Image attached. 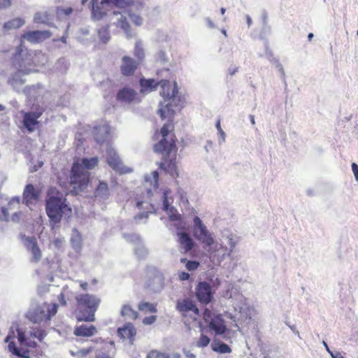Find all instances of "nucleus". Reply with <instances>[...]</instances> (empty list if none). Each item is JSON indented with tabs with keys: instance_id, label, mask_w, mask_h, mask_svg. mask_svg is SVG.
I'll list each match as a JSON object with an SVG mask.
<instances>
[{
	"instance_id": "bb28decb",
	"label": "nucleus",
	"mask_w": 358,
	"mask_h": 358,
	"mask_svg": "<svg viewBox=\"0 0 358 358\" xmlns=\"http://www.w3.org/2000/svg\"><path fill=\"white\" fill-rule=\"evenodd\" d=\"M94 138L97 143H101L109 134L108 127L103 126L94 128Z\"/></svg>"
},
{
	"instance_id": "052dcab7",
	"label": "nucleus",
	"mask_w": 358,
	"mask_h": 358,
	"mask_svg": "<svg viewBox=\"0 0 358 358\" xmlns=\"http://www.w3.org/2000/svg\"><path fill=\"white\" fill-rule=\"evenodd\" d=\"M225 11H226V9L224 8H221L220 12H221L222 15H224Z\"/></svg>"
},
{
	"instance_id": "69168bd1",
	"label": "nucleus",
	"mask_w": 358,
	"mask_h": 358,
	"mask_svg": "<svg viewBox=\"0 0 358 358\" xmlns=\"http://www.w3.org/2000/svg\"><path fill=\"white\" fill-rule=\"evenodd\" d=\"M14 200H15L17 203H20V199L19 198H16V199H12V201H14Z\"/></svg>"
},
{
	"instance_id": "c85d7f7f",
	"label": "nucleus",
	"mask_w": 358,
	"mask_h": 358,
	"mask_svg": "<svg viewBox=\"0 0 358 358\" xmlns=\"http://www.w3.org/2000/svg\"><path fill=\"white\" fill-rule=\"evenodd\" d=\"M121 314L124 317H127L130 319H136L138 317V313L136 311L134 310L129 306L124 305L122 308Z\"/></svg>"
},
{
	"instance_id": "393cba45",
	"label": "nucleus",
	"mask_w": 358,
	"mask_h": 358,
	"mask_svg": "<svg viewBox=\"0 0 358 358\" xmlns=\"http://www.w3.org/2000/svg\"><path fill=\"white\" fill-rule=\"evenodd\" d=\"M94 194L96 197H100L104 199H108L110 195V190L108 184L105 182L100 181L95 189Z\"/></svg>"
},
{
	"instance_id": "6ab92c4d",
	"label": "nucleus",
	"mask_w": 358,
	"mask_h": 358,
	"mask_svg": "<svg viewBox=\"0 0 358 358\" xmlns=\"http://www.w3.org/2000/svg\"><path fill=\"white\" fill-rule=\"evenodd\" d=\"M119 336L123 339H129L131 344L134 343L136 335V329L131 322L126 323L117 329Z\"/></svg>"
},
{
	"instance_id": "79ce46f5",
	"label": "nucleus",
	"mask_w": 358,
	"mask_h": 358,
	"mask_svg": "<svg viewBox=\"0 0 358 358\" xmlns=\"http://www.w3.org/2000/svg\"><path fill=\"white\" fill-rule=\"evenodd\" d=\"M178 277L180 280L184 281L188 280L190 275L185 271H181L178 273Z\"/></svg>"
},
{
	"instance_id": "8fccbe9b",
	"label": "nucleus",
	"mask_w": 358,
	"mask_h": 358,
	"mask_svg": "<svg viewBox=\"0 0 358 358\" xmlns=\"http://www.w3.org/2000/svg\"><path fill=\"white\" fill-rule=\"evenodd\" d=\"M163 205H164V210H168L169 208L171 207V206L169 203V201H168V199H167L166 196H164Z\"/></svg>"
},
{
	"instance_id": "7c9ffc66",
	"label": "nucleus",
	"mask_w": 358,
	"mask_h": 358,
	"mask_svg": "<svg viewBox=\"0 0 358 358\" xmlns=\"http://www.w3.org/2000/svg\"><path fill=\"white\" fill-rule=\"evenodd\" d=\"M117 26H119L121 29L124 30L125 34L128 36H131V29H130V25L129 22L127 20V18L125 17H121L117 22Z\"/></svg>"
},
{
	"instance_id": "4468645a",
	"label": "nucleus",
	"mask_w": 358,
	"mask_h": 358,
	"mask_svg": "<svg viewBox=\"0 0 358 358\" xmlns=\"http://www.w3.org/2000/svg\"><path fill=\"white\" fill-rule=\"evenodd\" d=\"M46 312L47 313H45L44 310H42L40 308L36 309L34 312V316L36 317L34 319V322L38 323L43 321H50L57 312V305L56 303L48 305L46 309Z\"/></svg>"
},
{
	"instance_id": "f03ea898",
	"label": "nucleus",
	"mask_w": 358,
	"mask_h": 358,
	"mask_svg": "<svg viewBox=\"0 0 358 358\" xmlns=\"http://www.w3.org/2000/svg\"><path fill=\"white\" fill-rule=\"evenodd\" d=\"M45 212L51 227L54 228L61 222L63 217H71L72 208L66 196L56 187H51L46 192Z\"/></svg>"
},
{
	"instance_id": "09e8293b",
	"label": "nucleus",
	"mask_w": 358,
	"mask_h": 358,
	"mask_svg": "<svg viewBox=\"0 0 358 358\" xmlns=\"http://www.w3.org/2000/svg\"><path fill=\"white\" fill-rule=\"evenodd\" d=\"M352 170L353 171L356 180L358 181V165L355 163H352Z\"/></svg>"
},
{
	"instance_id": "b1692460",
	"label": "nucleus",
	"mask_w": 358,
	"mask_h": 358,
	"mask_svg": "<svg viewBox=\"0 0 358 358\" xmlns=\"http://www.w3.org/2000/svg\"><path fill=\"white\" fill-rule=\"evenodd\" d=\"M8 350L13 355L22 357V358H29L30 357V350L28 349L19 348L16 346L14 342H10L8 343Z\"/></svg>"
},
{
	"instance_id": "e2e57ef3",
	"label": "nucleus",
	"mask_w": 358,
	"mask_h": 358,
	"mask_svg": "<svg viewBox=\"0 0 358 358\" xmlns=\"http://www.w3.org/2000/svg\"><path fill=\"white\" fill-rule=\"evenodd\" d=\"M1 211H2V213H3L4 215H6V209L5 208H1Z\"/></svg>"
},
{
	"instance_id": "3c124183",
	"label": "nucleus",
	"mask_w": 358,
	"mask_h": 358,
	"mask_svg": "<svg viewBox=\"0 0 358 358\" xmlns=\"http://www.w3.org/2000/svg\"><path fill=\"white\" fill-rule=\"evenodd\" d=\"M332 358H344V357L339 352H336L334 353L330 352Z\"/></svg>"
},
{
	"instance_id": "2eb2a0df",
	"label": "nucleus",
	"mask_w": 358,
	"mask_h": 358,
	"mask_svg": "<svg viewBox=\"0 0 358 358\" xmlns=\"http://www.w3.org/2000/svg\"><path fill=\"white\" fill-rule=\"evenodd\" d=\"M35 62L36 56H34L30 53H27L22 57L20 60H17L14 65L16 66L18 71L23 74H28L32 71V69L30 67L36 66Z\"/></svg>"
},
{
	"instance_id": "c756f323",
	"label": "nucleus",
	"mask_w": 358,
	"mask_h": 358,
	"mask_svg": "<svg viewBox=\"0 0 358 358\" xmlns=\"http://www.w3.org/2000/svg\"><path fill=\"white\" fill-rule=\"evenodd\" d=\"M180 262L185 264V268L189 271H196L200 266V263L197 261L187 260L186 258H182Z\"/></svg>"
},
{
	"instance_id": "f257e3e1",
	"label": "nucleus",
	"mask_w": 358,
	"mask_h": 358,
	"mask_svg": "<svg viewBox=\"0 0 358 358\" xmlns=\"http://www.w3.org/2000/svg\"><path fill=\"white\" fill-rule=\"evenodd\" d=\"M160 105L158 113L162 120L168 119V122L154 133L152 139L155 143L153 150L162 156V161L158 164L159 169L176 179L179 176V171L177 164L178 139L173 123L175 111L171 103L163 106L161 103Z\"/></svg>"
},
{
	"instance_id": "bf43d9fd",
	"label": "nucleus",
	"mask_w": 358,
	"mask_h": 358,
	"mask_svg": "<svg viewBox=\"0 0 358 358\" xmlns=\"http://www.w3.org/2000/svg\"><path fill=\"white\" fill-rule=\"evenodd\" d=\"M313 37V33H310L308 35V39L309 41H310L312 40Z\"/></svg>"
},
{
	"instance_id": "72a5a7b5",
	"label": "nucleus",
	"mask_w": 358,
	"mask_h": 358,
	"mask_svg": "<svg viewBox=\"0 0 358 358\" xmlns=\"http://www.w3.org/2000/svg\"><path fill=\"white\" fill-rule=\"evenodd\" d=\"M134 55L137 58L136 61L139 62L141 64L144 57V52H143V49L141 47V44L140 42H137L136 43L135 48H134Z\"/></svg>"
},
{
	"instance_id": "423d86ee",
	"label": "nucleus",
	"mask_w": 358,
	"mask_h": 358,
	"mask_svg": "<svg viewBox=\"0 0 358 358\" xmlns=\"http://www.w3.org/2000/svg\"><path fill=\"white\" fill-rule=\"evenodd\" d=\"M203 319L208 324L210 331L215 336L223 335L227 331V327L222 315L215 314L210 309L205 308L203 313Z\"/></svg>"
},
{
	"instance_id": "de8ad7c7",
	"label": "nucleus",
	"mask_w": 358,
	"mask_h": 358,
	"mask_svg": "<svg viewBox=\"0 0 358 358\" xmlns=\"http://www.w3.org/2000/svg\"><path fill=\"white\" fill-rule=\"evenodd\" d=\"M58 301L60 305L65 306L66 305V301L65 299V296L63 293H61L58 296Z\"/></svg>"
},
{
	"instance_id": "7ed1b4c3",
	"label": "nucleus",
	"mask_w": 358,
	"mask_h": 358,
	"mask_svg": "<svg viewBox=\"0 0 358 358\" xmlns=\"http://www.w3.org/2000/svg\"><path fill=\"white\" fill-rule=\"evenodd\" d=\"M81 164L73 163L71 170L69 183L72 186L71 192L78 194L87 187L90 181V173L85 170L92 169L98 165V157L83 158Z\"/></svg>"
},
{
	"instance_id": "a19ab883",
	"label": "nucleus",
	"mask_w": 358,
	"mask_h": 358,
	"mask_svg": "<svg viewBox=\"0 0 358 358\" xmlns=\"http://www.w3.org/2000/svg\"><path fill=\"white\" fill-rule=\"evenodd\" d=\"M131 20L133 23L138 26L142 24V18L138 15H131Z\"/></svg>"
},
{
	"instance_id": "ea45409f",
	"label": "nucleus",
	"mask_w": 358,
	"mask_h": 358,
	"mask_svg": "<svg viewBox=\"0 0 358 358\" xmlns=\"http://www.w3.org/2000/svg\"><path fill=\"white\" fill-rule=\"evenodd\" d=\"M156 319H157V317L155 315L145 317L143 320V323L144 324H152L156 321Z\"/></svg>"
},
{
	"instance_id": "a878e982",
	"label": "nucleus",
	"mask_w": 358,
	"mask_h": 358,
	"mask_svg": "<svg viewBox=\"0 0 358 358\" xmlns=\"http://www.w3.org/2000/svg\"><path fill=\"white\" fill-rule=\"evenodd\" d=\"M24 23L25 22L24 19L21 17H15L5 22L3 25V29L4 31L17 29L22 27Z\"/></svg>"
},
{
	"instance_id": "ddd939ff",
	"label": "nucleus",
	"mask_w": 358,
	"mask_h": 358,
	"mask_svg": "<svg viewBox=\"0 0 358 358\" xmlns=\"http://www.w3.org/2000/svg\"><path fill=\"white\" fill-rule=\"evenodd\" d=\"M140 64V62L136 59L128 56H124L120 66L121 73L124 76H131L135 73Z\"/></svg>"
},
{
	"instance_id": "5fc2aeb1",
	"label": "nucleus",
	"mask_w": 358,
	"mask_h": 358,
	"mask_svg": "<svg viewBox=\"0 0 358 358\" xmlns=\"http://www.w3.org/2000/svg\"><path fill=\"white\" fill-rule=\"evenodd\" d=\"M73 9L71 8H67L66 9H63L62 11L65 15H69L72 13Z\"/></svg>"
},
{
	"instance_id": "4c0bfd02",
	"label": "nucleus",
	"mask_w": 358,
	"mask_h": 358,
	"mask_svg": "<svg viewBox=\"0 0 358 358\" xmlns=\"http://www.w3.org/2000/svg\"><path fill=\"white\" fill-rule=\"evenodd\" d=\"M31 334L33 337L38 338L40 341H42L46 336L45 331L40 329H34Z\"/></svg>"
},
{
	"instance_id": "2f4dec72",
	"label": "nucleus",
	"mask_w": 358,
	"mask_h": 358,
	"mask_svg": "<svg viewBox=\"0 0 358 358\" xmlns=\"http://www.w3.org/2000/svg\"><path fill=\"white\" fill-rule=\"evenodd\" d=\"M138 310L143 312L156 313L157 309L154 304L148 302H141L138 304Z\"/></svg>"
},
{
	"instance_id": "603ef678",
	"label": "nucleus",
	"mask_w": 358,
	"mask_h": 358,
	"mask_svg": "<svg viewBox=\"0 0 358 358\" xmlns=\"http://www.w3.org/2000/svg\"><path fill=\"white\" fill-rule=\"evenodd\" d=\"M152 176L155 180V182L157 184L159 180V173L157 171L152 172Z\"/></svg>"
},
{
	"instance_id": "39448f33",
	"label": "nucleus",
	"mask_w": 358,
	"mask_h": 358,
	"mask_svg": "<svg viewBox=\"0 0 358 358\" xmlns=\"http://www.w3.org/2000/svg\"><path fill=\"white\" fill-rule=\"evenodd\" d=\"M176 309L181 313L186 324L197 321L200 317L199 308L189 299L178 300Z\"/></svg>"
},
{
	"instance_id": "6e6d98bb",
	"label": "nucleus",
	"mask_w": 358,
	"mask_h": 358,
	"mask_svg": "<svg viewBox=\"0 0 358 358\" xmlns=\"http://www.w3.org/2000/svg\"><path fill=\"white\" fill-rule=\"evenodd\" d=\"M206 21H207V23H208V25L209 27L213 28L215 27L213 22H212V20L208 18L206 20Z\"/></svg>"
},
{
	"instance_id": "9b49d317",
	"label": "nucleus",
	"mask_w": 358,
	"mask_h": 358,
	"mask_svg": "<svg viewBox=\"0 0 358 358\" xmlns=\"http://www.w3.org/2000/svg\"><path fill=\"white\" fill-rule=\"evenodd\" d=\"M196 296L203 304L209 303L213 299L212 288L207 282H199L196 287Z\"/></svg>"
},
{
	"instance_id": "412c9836",
	"label": "nucleus",
	"mask_w": 358,
	"mask_h": 358,
	"mask_svg": "<svg viewBox=\"0 0 358 358\" xmlns=\"http://www.w3.org/2000/svg\"><path fill=\"white\" fill-rule=\"evenodd\" d=\"M136 98V92L134 90L124 87L118 91L116 95V99L118 101L124 103H131Z\"/></svg>"
},
{
	"instance_id": "13d9d810",
	"label": "nucleus",
	"mask_w": 358,
	"mask_h": 358,
	"mask_svg": "<svg viewBox=\"0 0 358 358\" xmlns=\"http://www.w3.org/2000/svg\"><path fill=\"white\" fill-rule=\"evenodd\" d=\"M93 341L95 343H98V342H101V343H103V340L101 338H96V340H94Z\"/></svg>"
},
{
	"instance_id": "9d476101",
	"label": "nucleus",
	"mask_w": 358,
	"mask_h": 358,
	"mask_svg": "<svg viewBox=\"0 0 358 358\" xmlns=\"http://www.w3.org/2000/svg\"><path fill=\"white\" fill-rule=\"evenodd\" d=\"M43 112L44 109L40 107L37 108L35 111H21V113L23 114V126L28 131L33 132L35 130L36 127L39 124L38 119L41 117Z\"/></svg>"
},
{
	"instance_id": "f704fd0d",
	"label": "nucleus",
	"mask_w": 358,
	"mask_h": 358,
	"mask_svg": "<svg viewBox=\"0 0 358 358\" xmlns=\"http://www.w3.org/2000/svg\"><path fill=\"white\" fill-rule=\"evenodd\" d=\"M94 348L92 347H90L88 348H83L80 350H78L77 351H71V354L77 357L83 358L86 357L90 352H91Z\"/></svg>"
},
{
	"instance_id": "e433bc0d",
	"label": "nucleus",
	"mask_w": 358,
	"mask_h": 358,
	"mask_svg": "<svg viewBox=\"0 0 358 358\" xmlns=\"http://www.w3.org/2000/svg\"><path fill=\"white\" fill-rule=\"evenodd\" d=\"M146 358H170L168 355L162 353L157 350H151L147 355Z\"/></svg>"
},
{
	"instance_id": "aec40b11",
	"label": "nucleus",
	"mask_w": 358,
	"mask_h": 358,
	"mask_svg": "<svg viewBox=\"0 0 358 358\" xmlns=\"http://www.w3.org/2000/svg\"><path fill=\"white\" fill-rule=\"evenodd\" d=\"M40 191L36 190L33 185L28 184L25 186L23 192V203L25 205L29 206L34 201H36L38 199Z\"/></svg>"
},
{
	"instance_id": "0eeeda50",
	"label": "nucleus",
	"mask_w": 358,
	"mask_h": 358,
	"mask_svg": "<svg viewBox=\"0 0 358 358\" xmlns=\"http://www.w3.org/2000/svg\"><path fill=\"white\" fill-rule=\"evenodd\" d=\"M130 0H92V14L96 20H101L106 15L111 5L124 7L129 4Z\"/></svg>"
},
{
	"instance_id": "774afa93",
	"label": "nucleus",
	"mask_w": 358,
	"mask_h": 358,
	"mask_svg": "<svg viewBox=\"0 0 358 358\" xmlns=\"http://www.w3.org/2000/svg\"><path fill=\"white\" fill-rule=\"evenodd\" d=\"M4 110V106L2 105H0V111Z\"/></svg>"
},
{
	"instance_id": "f3484780",
	"label": "nucleus",
	"mask_w": 358,
	"mask_h": 358,
	"mask_svg": "<svg viewBox=\"0 0 358 358\" xmlns=\"http://www.w3.org/2000/svg\"><path fill=\"white\" fill-rule=\"evenodd\" d=\"M25 247L27 250L31 252L32 257L30 261L33 263H38L41 257L42 252L38 245L35 237H27L25 238Z\"/></svg>"
},
{
	"instance_id": "473e14b6",
	"label": "nucleus",
	"mask_w": 358,
	"mask_h": 358,
	"mask_svg": "<svg viewBox=\"0 0 358 358\" xmlns=\"http://www.w3.org/2000/svg\"><path fill=\"white\" fill-rule=\"evenodd\" d=\"M165 211L168 214L169 218L171 221H179L181 220V215L173 206H171L168 210Z\"/></svg>"
},
{
	"instance_id": "0e129e2a",
	"label": "nucleus",
	"mask_w": 358,
	"mask_h": 358,
	"mask_svg": "<svg viewBox=\"0 0 358 358\" xmlns=\"http://www.w3.org/2000/svg\"><path fill=\"white\" fill-rule=\"evenodd\" d=\"M96 282H97V280H96V279H93V280H92V284H93V285L96 284Z\"/></svg>"
},
{
	"instance_id": "37998d69",
	"label": "nucleus",
	"mask_w": 358,
	"mask_h": 358,
	"mask_svg": "<svg viewBox=\"0 0 358 358\" xmlns=\"http://www.w3.org/2000/svg\"><path fill=\"white\" fill-rule=\"evenodd\" d=\"M11 5L10 0H0V9L6 8Z\"/></svg>"
},
{
	"instance_id": "a18cd8bd",
	"label": "nucleus",
	"mask_w": 358,
	"mask_h": 358,
	"mask_svg": "<svg viewBox=\"0 0 358 358\" xmlns=\"http://www.w3.org/2000/svg\"><path fill=\"white\" fill-rule=\"evenodd\" d=\"M215 126H216V128H217V129L218 131V133L224 138V136H225V134H224V132L223 131V130H222V129L221 127L220 120H217Z\"/></svg>"
},
{
	"instance_id": "cd10ccee",
	"label": "nucleus",
	"mask_w": 358,
	"mask_h": 358,
	"mask_svg": "<svg viewBox=\"0 0 358 358\" xmlns=\"http://www.w3.org/2000/svg\"><path fill=\"white\" fill-rule=\"evenodd\" d=\"M212 349L215 352L220 353H229L231 350L230 347L224 343H215L212 344Z\"/></svg>"
},
{
	"instance_id": "4be33fe9",
	"label": "nucleus",
	"mask_w": 358,
	"mask_h": 358,
	"mask_svg": "<svg viewBox=\"0 0 358 358\" xmlns=\"http://www.w3.org/2000/svg\"><path fill=\"white\" fill-rule=\"evenodd\" d=\"M96 328L94 325L82 324L76 327L73 334L76 336L90 337L96 333Z\"/></svg>"
},
{
	"instance_id": "338daca9",
	"label": "nucleus",
	"mask_w": 358,
	"mask_h": 358,
	"mask_svg": "<svg viewBox=\"0 0 358 358\" xmlns=\"http://www.w3.org/2000/svg\"><path fill=\"white\" fill-rule=\"evenodd\" d=\"M9 339H10V336H8L6 338L5 341H6V342H8Z\"/></svg>"
},
{
	"instance_id": "a211bd4d",
	"label": "nucleus",
	"mask_w": 358,
	"mask_h": 358,
	"mask_svg": "<svg viewBox=\"0 0 358 358\" xmlns=\"http://www.w3.org/2000/svg\"><path fill=\"white\" fill-rule=\"evenodd\" d=\"M178 242L179 244L180 250L183 253H187L192 250L194 246V243L190 236L186 232H178Z\"/></svg>"
},
{
	"instance_id": "6e6552de",
	"label": "nucleus",
	"mask_w": 358,
	"mask_h": 358,
	"mask_svg": "<svg viewBox=\"0 0 358 358\" xmlns=\"http://www.w3.org/2000/svg\"><path fill=\"white\" fill-rule=\"evenodd\" d=\"M193 233L194 237L210 251L215 243V240L202 220L197 216L194 218Z\"/></svg>"
},
{
	"instance_id": "c9c22d12",
	"label": "nucleus",
	"mask_w": 358,
	"mask_h": 358,
	"mask_svg": "<svg viewBox=\"0 0 358 358\" xmlns=\"http://www.w3.org/2000/svg\"><path fill=\"white\" fill-rule=\"evenodd\" d=\"M210 339L208 336H206L203 334H201L200 337L199 338V339L197 340V341L196 343V345L199 348H203L208 345V344L210 343Z\"/></svg>"
},
{
	"instance_id": "1a4fd4ad",
	"label": "nucleus",
	"mask_w": 358,
	"mask_h": 358,
	"mask_svg": "<svg viewBox=\"0 0 358 358\" xmlns=\"http://www.w3.org/2000/svg\"><path fill=\"white\" fill-rule=\"evenodd\" d=\"M106 162L109 166L119 174H126L132 172L131 168L125 166L117 152L113 150H107Z\"/></svg>"
},
{
	"instance_id": "680f3d73",
	"label": "nucleus",
	"mask_w": 358,
	"mask_h": 358,
	"mask_svg": "<svg viewBox=\"0 0 358 358\" xmlns=\"http://www.w3.org/2000/svg\"><path fill=\"white\" fill-rule=\"evenodd\" d=\"M250 120L252 124H255V118L253 115L250 116Z\"/></svg>"
},
{
	"instance_id": "dca6fc26",
	"label": "nucleus",
	"mask_w": 358,
	"mask_h": 358,
	"mask_svg": "<svg viewBox=\"0 0 358 358\" xmlns=\"http://www.w3.org/2000/svg\"><path fill=\"white\" fill-rule=\"evenodd\" d=\"M159 84L162 87L160 94L166 100L173 99L178 93V88L176 82L171 84L167 80H162L159 81Z\"/></svg>"
},
{
	"instance_id": "49530a36",
	"label": "nucleus",
	"mask_w": 358,
	"mask_h": 358,
	"mask_svg": "<svg viewBox=\"0 0 358 358\" xmlns=\"http://www.w3.org/2000/svg\"><path fill=\"white\" fill-rule=\"evenodd\" d=\"M80 289L83 291H87L89 287L88 282L83 280H78Z\"/></svg>"
},
{
	"instance_id": "58836bf2",
	"label": "nucleus",
	"mask_w": 358,
	"mask_h": 358,
	"mask_svg": "<svg viewBox=\"0 0 358 358\" xmlns=\"http://www.w3.org/2000/svg\"><path fill=\"white\" fill-rule=\"evenodd\" d=\"M17 338L21 345H23L27 341L24 332L20 330H17Z\"/></svg>"
},
{
	"instance_id": "5701e85b",
	"label": "nucleus",
	"mask_w": 358,
	"mask_h": 358,
	"mask_svg": "<svg viewBox=\"0 0 358 358\" xmlns=\"http://www.w3.org/2000/svg\"><path fill=\"white\" fill-rule=\"evenodd\" d=\"M139 83L143 92L155 91L157 86L160 85L159 82H157L154 79L141 78Z\"/></svg>"
},
{
	"instance_id": "c03bdc74",
	"label": "nucleus",
	"mask_w": 358,
	"mask_h": 358,
	"mask_svg": "<svg viewBox=\"0 0 358 358\" xmlns=\"http://www.w3.org/2000/svg\"><path fill=\"white\" fill-rule=\"evenodd\" d=\"M23 345L29 348H37L38 347L36 342L34 341H27Z\"/></svg>"
},
{
	"instance_id": "f8f14e48",
	"label": "nucleus",
	"mask_w": 358,
	"mask_h": 358,
	"mask_svg": "<svg viewBox=\"0 0 358 358\" xmlns=\"http://www.w3.org/2000/svg\"><path fill=\"white\" fill-rule=\"evenodd\" d=\"M52 33L50 31H29L23 34L22 39H25L31 43H39L51 37Z\"/></svg>"
},
{
	"instance_id": "864d4df0",
	"label": "nucleus",
	"mask_w": 358,
	"mask_h": 358,
	"mask_svg": "<svg viewBox=\"0 0 358 358\" xmlns=\"http://www.w3.org/2000/svg\"><path fill=\"white\" fill-rule=\"evenodd\" d=\"M22 52V50L21 47H19L17 50V52L14 55L15 59H16L17 57H20L21 56Z\"/></svg>"
},
{
	"instance_id": "20e7f679",
	"label": "nucleus",
	"mask_w": 358,
	"mask_h": 358,
	"mask_svg": "<svg viewBox=\"0 0 358 358\" xmlns=\"http://www.w3.org/2000/svg\"><path fill=\"white\" fill-rule=\"evenodd\" d=\"M76 310L80 313L77 317L78 321L94 322L95 313L101 303V299L94 294L81 293L76 296Z\"/></svg>"
},
{
	"instance_id": "4d7b16f0",
	"label": "nucleus",
	"mask_w": 358,
	"mask_h": 358,
	"mask_svg": "<svg viewBox=\"0 0 358 358\" xmlns=\"http://www.w3.org/2000/svg\"><path fill=\"white\" fill-rule=\"evenodd\" d=\"M237 71H238V69H233V70L230 71L229 73H230V75L233 76V75H234V74H235V73H236V72H237Z\"/></svg>"
}]
</instances>
